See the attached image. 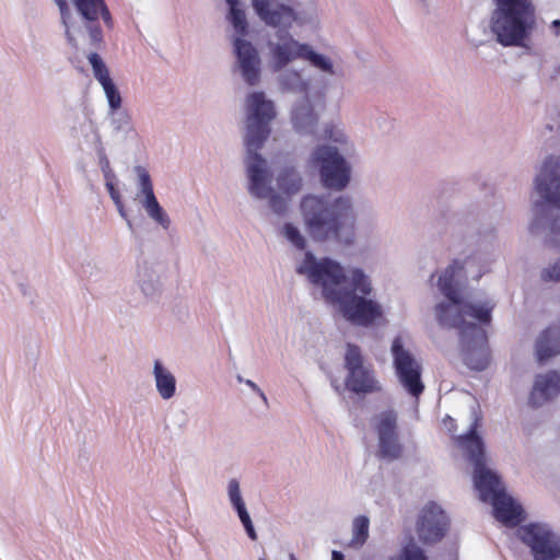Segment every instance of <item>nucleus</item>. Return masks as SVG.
Wrapping results in <instances>:
<instances>
[{
	"label": "nucleus",
	"instance_id": "nucleus-50",
	"mask_svg": "<svg viewBox=\"0 0 560 560\" xmlns=\"http://www.w3.org/2000/svg\"><path fill=\"white\" fill-rule=\"evenodd\" d=\"M331 560H345V556L341 551L334 550L331 552Z\"/></svg>",
	"mask_w": 560,
	"mask_h": 560
},
{
	"label": "nucleus",
	"instance_id": "nucleus-31",
	"mask_svg": "<svg viewBox=\"0 0 560 560\" xmlns=\"http://www.w3.org/2000/svg\"><path fill=\"white\" fill-rule=\"evenodd\" d=\"M59 9L60 22L65 27V36L67 43L74 49L78 48L75 32H81V27H77L72 22V13L67 0H52Z\"/></svg>",
	"mask_w": 560,
	"mask_h": 560
},
{
	"label": "nucleus",
	"instance_id": "nucleus-39",
	"mask_svg": "<svg viewBox=\"0 0 560 560\" xmlns=\"http://www.w3.org/2000/svg\"><path fill=\"white\" fill-rule=\"evenodd\" d=\"M324 139L339 144L347 143L346 133L332 124H327L325 126Z\"/></svg>",
	"mask_w": 560,
	"mask_h": 560
},
{
	"label": "nucleus",
	"instance_id": "nucleus-57",
	"mask_svg": "<svg viewBox=\"0 0 560 560\" xmlns=\"http://www.w3.org/2000/svg\"><path fill=\"white\" fill-rule=\"evenodd\" d=\"M259 560H265L264 558H260Z\"/></svg>",
	"mask_w": 560,
	"mask_h": 560
},
{
	"label": "nucleus",
	"instance_id": "nucleus-29",
	"mask_svg": "<svg viewBox=\"0 0 560 560\" xmlns=\"http://www.w3.org/2000/svg\"><path fill=\"white\" fill-rule=\"evenodd\" d=\"M278 188L288 196L298 194L303 186V178L293 165L283 166L277 176Z\"/></svg>",
	"mask_w": 560,
	"mask_h": 560
},
{
	"label": "nucleus",
	"instance_id": "nucleus-30",
	"mask_svg": "<svg viewBox=\"0 0 560 560\" xmlns=\"http://www.w3.org/2000/svg\"><path fill=\"white\" fill-rule=\"evenodd\" d=\"M301 59L306 60L310 65L323 73L335 75L336 70L331 59L320 52H317L308 44L300 46Z\"/></svg>",
	"mask_w": 560,
	"mask_h": 560
},
{
	"label": "nucleus",
	"instance_id": "nucleus-9",
	"mask_svg": "<svg viewBox=\"0 0 560 560\" xmlns=\"http://www.w3.org/2000/svg\"><path fill=\"white\" fill-rule=\"evenodd\" d=\"M395 374L404 389L418 398L424 390L422 366L415 355L405 348L401 336H396L390 346Z\"/></svg>",
	"mask_w": 560,
	"mask_h": 560
},
{
	"label": "nucleus",
	"instance_id": "nucleus-37",
	"mask_svg": "<svg viewBox=\"0 0 560 560\" xmlns=\"http://www.w3.org/2000/svg\"><path fill=\"white\" fill-rule=\"evenodd\" d=\"M370 520L365 515H360L353 521L352 542L362 546L369 537Z\"/></svg>",
	"mask_w": 560,
	"mask_h": 560
},
{
	"label": "nucleus",
	"instance_id": "nucleus-5",
	"mask_svg": "<svg viewBox=\"0 0 560 560\" xmlns=\"http://www.w3.org/2000/svg\"><path fill=\"white\" fill-rule=\"evenodd\" d=\"M489 30L502 47H525L536 28L532 0H491Z\"/></svg>",
	"mask_w": 560,
	"mask_h": 560
},
{
	"label": "nucleus",
	"instance_id": "nucleus-13",
	"mask_svg": "<svg viewBox=\"0 0 560 560\" xmlns=\"http://www.w3.org/2000/svg\"><path fill=\"white\" fill-rule=\"evenodd\" d=\"M78 13L84 21L89 33L90 44L95 49H100L104 44L103 31L98 24L101 16L108 28L114 26V21L109 9L104 0H71Z\"/></svg>",
	"mask_w": 560,
	"mask_h": 560
},
{
	"label": "nucleus",
	"instance_id": "nucleus-3",
	"mask_svg": "<svg viewBox=\"0 0 560 560\" xmlns=\"http://www.w3.org/2000/svg\"><path fill=\"white\" fill-rule=\"evenodd\" d=\"M300 214L303 229L314 243L353 244L357 213L349 196L306 195L300 201Z\"/></svg>",
	"mask_w": 560,
	"mask_h": 560
},
{
	"label": "nucleus",
	"instance_id": "nucleus-48",
	"mask_svg": "<svg viewBox=\"0 0 560 560\" xmlns=\"http://www.w3.org/2000/svg\"><path fill=\"white\" fill-rule=\"evenodd\" d=\"M551 28L555 32L556 36L560 34V20H553L551 22Z\"/></svg>",
	"mask_w": 560,
	"mask_h": 560
},
{
	"label": "nucleus",
	"instance_id": "nucleus-56",
	"mask_svg": "<svg viewBox=\"0 0 560 560\" xmlns=\"http://www.w3.org/2000/svg\"><path fill=\"white\" fill-rule=\"evenodd\" d=\"M289 560H298V558L295 557L294 553H290L289 555Z\"/></svg>",
	"mask_w": 560,
	"mask_h": 560
},
{
	"label": "nucleus",
	"instance_id": "nucleus-25",
	"mask_svg": "<svg viewBox=\"0 0 560 560\" xmlns=\"http://www.w3.org/2000/svg\"><path fill=\"white\" fill-rule=\"evenodd\" d=\"M287 35L288 39L283 43H269L273 71H281L294 59H301L300 46L305 45V43H300L289 34Z\"/></svg>",
	"mask_w": 560,
	"mask_h": 560
},
{
	"label": "nucleus",
	"instance_id": "nucleus-44",
	"mask_svg": "<svg viewBox=\"0 0 560 560\" xmlns=\"http://www.w3.org/2000/svg\"><path fill=\"white\" fill-rule=\"evenodd\" d=\"M105 186H106V189H107L113 202H117V201L121 200V196H120L119 190L116 188L115 180L105 182Z\"/></svg>",
	"mask_w": 560,
	"mask_h": 560
},
{
	"label": "nucleus",
	"instance_id": "nucleus-16",
	"mask_svg": "<svg viewBox=\"0 0 560 560\" xmlns=\"http://www.w3.org/2000/svg\"><path fill=\"white\" fill-rule=\"evenodd\" d=\"M450 527V518L435 502L428 503L417 523V533L423 544H435L443 539Z\"/></svg>",
	"mask_w": 560,
	"mask_h": 560
},
{
	"label": "nucleus",
	"instance_id": "nucleus-1",
	"mask_svg": "<svg viewBox=\"0 0 560 560\" xmlns=\"http://www.w3.org/2000/svg\"><path fill=\"white\" fill-rule=\"evenodd\" d=\"M470 258H455L440 275L438 288L447 302L435 305V316L440 326L458 329L464 363L469 369L481 372L490 363L488 335L482 326L491 324L495 304L491 301L472 303L462 296L455 276L466 267Z\"/></svg>",
	"mask_w": 560,
	"mask_h": 560
},
{
	"label": "nucleus",
	"instance_id": "nucleus-17",
	"mask_svg": "<svg viewBox=\"0 0 560 560\" xmlns=\"http://www.w3.org/2000/svg\"><path fill=\"white\" fill-rule=\"evenodd\" d=\"M235 65L244 82L249 86L258 84L261 74V59L256 46L244 37H234Z\"/></svg>",
	"mask_w": 560,
	"mask_h": 560
},
{
	"label": "nucleus",
	"instance_id": "nucleus-53",
	"mask_svg": "<svg viewBox=\"0 0 560 560\" xmlns=\"http://www.w3.org/2000/svg\"><path fill=\"white\" fill-rule=\"evenodd\" d=\"M256 394L260 397V399H262V401L265 404H267V401H268L267 396L265 395V393L261 389H259Z\"/></svg>",
	"mask_w": 560,
	"mask_h": 560
},
{
	"label": "nucleus",
	"instance_id": "nucleus-47",
	"mask_svg": "<svg viewBox=\"0 0 560 560\" xmlns=\"http://www.w3.org/2000/svg\"><path fill=\"white\" fill-rule=\"evenodd\" d=\"M444 423H445V425L448 427L450 431H452V430H454L456 428L455 420L452 417H450V416H446L444 418Z\"/></svg>",
	"mask_w": 560,
	"mask_h": 560
},
{
	"label": "nucleus",
	"instance_id": "nucleus-51",
	"mask_svg": "<svg viewBox=\"0 0 560 560\" xmlns=\"http://www.w3.org/2000/svg\"><path fill=\"white\" fill-rule=\"evenodd\" d=\"M225 3L228 4V7H235L237 4H241V1L240 0H224Z\"/></svg>",
	"mask_w": 560,
	"mask_h": 560
},
{
	"label": "nucleus",
	"instance_id": "nucleus-12",
	"mask_svg": "<svg viewBox=\"0 0 560 560\" xmlns=\"http://www.w3.org/2000/svg\"><path fill=\"white\" fill-rule=\"evenodd\" d=\"M398 417L395 410L389 409L377 416L374 427L378 440L377 457L387 462H394L401 457L404 446L398 435Z\"/></svg>",
	"mask_w": 560,
	"mask_h": 560
},
{
	"label": "nucleus",
	"instance_id": "nucleus-34",
	"mask_svg": "<svg viewBox=\"0 0 560 560\" xmlns=\"http://www.w3.org/2000/svg\"><path fill=\"white\" fill-rule=\"evenodd\" d=\"M105 93L108 110H118L121 108L122 98L120 92L113 81V79H108L102 83H100Z\"/></svg>",
	"mask_w": 560,
	"mask_h": 560
},
{
	"label": "nucleus",
	"instance_id": "nucleus-6",
	"mask_svg": "<svg viewBox=\"0 0 560 560\" xmlns=\"http://www.w3.org/2000/svg\"><path fill=\"white\" fill-rule=\"evenodd\" d=\"M481 425L479 407L471 410V423L466 433L456 436V444L462 450L466 460L474 466V485L482 502H489L497 493L505 490L501 477L487 467L486 443L478 432Z\"/></svg>",
	"mask_w": 560,
	"mask_h": 560
},
{
	"label": "nucleus",
	"instance_id": "nucleus-7",
	"mask_svg": "<svg viewBox=\"0 0 560 560\" xmlns=\"http://www.w3.org/2000/svg\"><path fill=\"white\" fill-rule=\"evenodd\" d=\"M295 271L320 287L324 299L330 303L339 295V288L347 280V273L337 260L330 257L318 259L311 250L305 252Z\"/></svg>",
	"mask_w": 560,
	"mask_h": 560
},
{
	"label": "nucleus",
	"instance_id": "nucleus-54",
	"mask_svg": "<svg viewBox=\"0 0 560 560\" xmlns=\"http://www.w3.org/2000/svg\"><path fill=\"white\" fill-rule=\"evenodd\" d=\"M125 221H126V223H127L128 229H129L131 232H133V230H135V228H133V223H132V221L129 219V217H127V220H125Z\"/></svg>",
	"mask_w": 560,
	"mask_h": 560
},
{
	"label": "nucleus",
	"instance_id": "nucleus-2",
	"mask_svg": "<svg viewBox=\"0 0 560 560\" xmlns=\"http://www.w3.org/2000/svg\"><path fill=\"white\" fill-rule=\"evenodd\" d=\"M276 107L261 91L252 92L246 97V119L244 160L248 178V192L257 199H269V207L277 215L288 211V201L275 192L267 160L259 153L271 133V121L276 118Z\"/></svg>",
	"mask_w": 560,
	"mask_h": 560
},
{
	"label": "nucleus",
	"instance_id": "nucleus-26",
	"mask_svg": "<svg viewBox=\"0 0 560 560\" xmlns=\"http://www.w3.org/2000/svg\"><path fill=\"white\" fill-rule=\"evenodd\" d=\"M373 291L371 278L361 268H352L347 273V280L339 288L338 296L371 295Z\"/></svg>",
	"mask_w": 560,
	"mask_h": 560
},
{
	"label": "nucleus",
	"instance_id": "nucleus-36",
	"mask_svg": "<svg viewBox=\"0 0 560 560\" xmlns=\"http://www.w3.org/2000/svg\"><path fill=\"white\" fill-rule=\"evenodd\" d=\"M88 60L92 67L94 78L98 81V83L112 79L104 60L96 51L90 52L88 55Z\"/></svg>",
	"mask_w": 560,
	"mask_h": 560
},
{
	"label": "nucleus",
	"instance_id": "nucleus-49",
	"mask_svg": "<svg viewBox=\"0 0 560 560\" xmlns=\"http://www.w3.org/2000/svg\"><path fill=\"white\" fill-rule=\"evenodd\" d=\"M245 384L255 393H257L260 389V387L252 380H246Z\"/></svg>",
	"mask_w": 560,
	"mask_h": 560
},
{
	"label": "nucleus",
	"instance_id": "nucleus-28",
	"mask_svg": "<svg viewBox=\"0 0 560 560\" xmlns=\"http://www.w3.org/2000/svg\"><path fill=\"white\" fill-rule=\"evenodd\" d=\"M153 376L159 395L168 400L176 394V378L173 373L166 369L160 360L153 364Z\"/></svg>",
	"mask_w": 560,
	"mask_h": 560
},
{
	"label": "nucleus",
	"instance_id": "nucleus-22",
	"mask_svg": "<svg viewBox=\"0 0 560 560\" xmlns=\"http://www.w3.org/2000/svg\"><path fill=\"white\" fill-rule=\"evenodd\" d=\"M161 265L143 260L138 264L137 283L142 294L150 301H158L162 294L160 279Z\"/></svg>",
	"mask_w": 560,
	"mask_h": 560
},
{
	"label": "nucleus",
	"instance_id": "nucleus-27",
	"mask_svg": "<svg viewBox=\"0 0 560 560\" xmlns=\"http://www.w3.org/2000/svg\"><path fill=\"white\" fill-rule=\"evenodd\" d=\"M277 80L281 92L308 96L310 82L302 77L301 72L285 69L279 73Z\"/></svg>",
	"mask_w": 560,
	"mask_h": 560
},
{
	"label": "nucleus",
	"instance_id": "nucleus-52",
	"mask_svg": "<svg viewBox=\"0 0 560 560\" xmlns=\"http://www.w3.org/2000/svg\"><path fill=\"white\" fill-rule=\"evenodd\" d=\"M180 418H182V421L179 423V427L184 428L187 424V417H186V415L184 412H180Z\"/></svg>",
	"mask_w": 560,
	"mask_h": 560
},
{
	"label": "nucleus",
	"instance_id": "nucleus-4",
	"mask_svg": "<svg viewBox=\"0 0 560 560\" xmlns=\"http://www.w3.org/2000/svg\"><path fill=\"white\" fill-rule=\"evenodd\" d=\"M540 200L533 205L530 233H546V243L560 249V155L545 159L535 179Z\"/></svg>",
	"mask_w": 560,
	"mask_h": 560
},
{
	"label": "nucleus",
	"instance_id": "nucleus-42",
	"mask_svg": "<svg viewBox=\"0 0 560 560\" xmlns=\"http://www.w3.org/2000/svg\"><path fill=\"white\" fill-rule=\"evenodd\" d=\"M228 497L231 505L244 501L241 493L240 482L234 478L229 480Z\"/></svg>",
	"mask_w": 560,
	"mask_h": 560
},
{
	"label": "nucleus",
	"instance_id": "nucleus-45",
	"mask_svg": "<svg viewBox=\"0 0 560 560\" xmlns=\"http://www.w3.org/2000/svg\"><path fill=\"white\" fill-rule=\"evenodd\" d=\"M114 205L116 206V209L119 213V215L124 219V220H127V217H128V213L125 209V205L122 202V200H119L117 202H114Z\"/></svg>",
	"mask_w": 560,
	"mask_h": 560
},
{
	"label": "nucleus",
	"instance_id": "nucleus-24",
	"mask_svg": "<svg viewBox=\"0 0 560 560\" xmlns=\"http://www.w3.org/2000/svg\"><path fill=\"white\" fill-rule=\"evenodd\" d=\"M535 351L537 361L540 363L560 354V317L537 337Z\"/></svg>",
	"mask_w": 560,
	"mask_h": 560
},
{
	"label": "nucleus",
	"instance_id": "nucleus-14",
	"mask_svg": "<svg viewBox=\"0 0 560 560\" xmlns=\"http://www.w3.org/2000/svg\"><path fill=\"white\" fill-rule=\"evenodd\" d=\"M370 295H341L331 303L338 304L342 316L351 324L369 327L382 316L381 305Z\"/></svg>",
	"mask_w": 560,
	"mask_h": 560
},
{
	"label": "nucleus",
	"instance_id": "nucleus-23",
	"mask_svg": "<svg viewBox=\"0 0 560 560\" xmlns=\"http://www.w3.org/2000/svg\"><path fill=\"white\" fill-rule=\"evenodd\" d=\"M291 122L293 129L302 136H313L315 133L318 115L308 98L304 96L302 100L295 102L291 110Z\"/></svg>",
	"mask_w": 560,
	"mask_h": 560
},
{
	"label": "nucleus",
	"instance_id": "nucleus-11",
	"mask_svg": "<svg viewBox=\"0 0 560 560\" xmlns=\"http://www.w3.org/2000/svg\"><path fill=\"white\" fill-rule=\"evenodd\" d=\"M363 355L359 346L347 343L345 368L348 371L345 384L354 394H371L381 390L380 383L373 372L363 364Z\"/></svg>",
	"mask_w": 560,
	"mask_h": 560
},
{
	"label": "nucleus",
	"instance_id": "nucleus-18",
	"mask_svg": "<svg viewBox=\"0 0 560 560\" xmlns=\"http://www.w3.org/2000/svg\"><path fill=\"white\" fill-rule=\"evenodd\" d=\"M133 172L137 175V196H142L141 201L147 214L162 229L167 230L171 225V219L160 205L153 189V183L149 171L142 165L133 166Z\"/></svg>",
	"mask_w": 560,
	"mask_h": 560
},
{
	"label": "nucleus",
	"instance_id": "nucleus-41",
	"mask_svg": "<svg viewBox=\"0 0 560 560\" xmlns=\"http://www.w3.org/2000/svg\"><path fill=\"white\" fill-rule=\"evenodd\" d=\"M540 279L544 282H559L560 281V257L548 267L540 271Z\"/></svg>",
	"mask_w": 560,
	"mask_h": 560
},
{
	"label": "nucleus",
	"instance_id": "nucleus-8",
	"mask_svg": "<svg viewBox=\"0 0 560 560\" xmlns=\"http://www.w3.org/2000/svg\"><path fill=\"white\" fill-rule=\"evenodd\" d=\"M307 164L318 170L324 187L337 191L343 190L351 179V166L336 147L316 145L308 156Z\"/></svg>",
	"mask_w": 560,
	"mask_h": 560
},
{
	"label": "nucleus",
	"instance_id": "nucleus-33",
	"mask_svg": "<svg viewBox=\"0 0 560 560\" xmlns=\"http://www.w3.org/2000/svg\"><path fill=\"white\" fill-rule=\"evenodd\" d=\"M228 21L233 26L236 37H245L249 33V26L246 19V13L241 4L230 7L226 15Z\"/></svg>",
	"mask_w": 560,
	"mask_h": 560
},
{
	"label": "nucleus",
	"instance_id": "nucleus-10",
	"mask_svg": "<svg viewBox=\"0 0 560 560\" xmlns=\"http://www.w3.org/2000/svg\"><path fill=\"white\" fill-rule=\"evenodd\" d=\"M520 539L530 549L534 560L560 558V536L548 524L529 523L517 530Z\"/></svg>",
	"mask_w": 560,
	"mask_h": 560
},
{
	"label": "nucleus",
	"instance_id": "nucleus-38",
	"mask_svg": "<svg viewBox=\"0 0 560 560\" xmlns=\"http://www.w3.org/2000/svg\"><path fill=\"white\" fill-rule=\"evenodd\" d=\"M97 158H98V165L101 167V171L103 173V176H104V179L105 182L107 180H116V174L114 173V171L112 170L110 167V163H109V160L105 153V150L104 148H100L97 150Z\"/></svg>",
	"mask_w": 560,
	"mask_h": 560
},
{
	"label": "nucleus",
	"instance_id": "nucleus-19",
	"mask_svg": "<svg viewBox=\"0 0 560 560\" xmlns=\"http://www.w3.org/2000/svg\"><path fill=\"white\" fill-rule=\"evenodd\" d=\"M451 234L460 238L467 247H476V243L491 242L495 237V229L491 224L478 228L476 230V214H458L451 223Z\"/></svg>",
	"mask_w": 560,
	"mask_h": 560
},
{
	"label": "nucleus",
	"instance_id": "nucleus-40",
	"mask_svg": "<svg viewBox=\"0 0 560 560\" xmlns=\"http://www.w3.org/2000/svg\"><path fill=\"white\" fill-rule=\"evenodd\" d=\"M401 557L402 560H428L424 550L413 542H409L402 548Z\"/></svg>",
	"mask_w": 560,
	"mask_h": 560
},
{
	"label": "nucleus",
	"instance_id": "nucleus-32",
	"mask_svg": "<svg viewBox=\"0 0 560 560\" xmlns=\"http://www.w3.org/2000/svg\"><path fill=\"white\" fill-rule=\"evenodd\" d=\"M110 119V127L117 135H122L125 139L136 136V130L132 125V119L127 110H108Z\"/></svg>",
	"mask_w": 560,
	"mask_h": 560
},
{
	"label": "nucleus",
	"instance_id": "nucleus-43",
	"mask_svg": "<svg viewBox=\"0 0 560 560\" xmlns=\"http://www.w3.org/2000/svg\"><path fill=\"white\" fill-rule=\"evenodd\" d=\"M247 536L249 537V539L252 540H256L257 539V533L255 530V527H254V524H253V521H252V517L248 513V511H244L242 512L241 514L237 515Z\"/></svg>",
	"mask_w": 560,
	"mask_h": 560
},
{
	"label": "nucleus",
	"instance_id": "nucleus-35",
	"mask_svg": "<svg viewBox=\"0 0 560 560\" xmlns=\"http://www.w3.org/2000/svg\"><path fill=\"white\" fill-rule=\"evenodd\" d=\"M282 234L296 249L304 250L306 248L307 242L305 236L293 223H284L282 228Z\"/></svg>",
	"mask_w": 560,
	"mask_h": 560
},
{
	"label": "nucleus",
	"instance_id": "nucleus-21",
	"mask_svg": "<svg viewBox=\"0 0 560 560\" xmlns=\"http://www.w3.org/2000/svg\"><path fill=\"white\" fill-rule=\"evenodd\" d=\"M493 508L494 517L506 526H517L524 518V510L511 495L504 490L489 501Z\"/></svg>",
	"mask_w": 560,
	"mask_h": 560
},
{
	"label": "nucleus",
	"instance_id": "nucleus-46",
	"mask_svg": "<svg viewBox=\"0 0 560 560\" xmlns=\"http://www.w3.org/2000/svg\"><path fill=\"white\" fill-rule=\"evenodd\" d=\"M231 506H232V509L235 511V513L237 515L247 510L246 504H245L244 501L238 502V503H234Z\"/></svg>",
	"mask_w": 560,
	"mask_h": 560
},
{
	"label": "nucleus",
	"instance_id": "nucleus-15",
	"mask_svg": "<svg viewBox=\"0 0 560 560\" xmlns=\"http://www.w3.org/2000/svg\"><path fill=\"white\" fill-rule=\"evenodd\" d=\"M252 7L258 19L272 28H278V37L283 39V33L298 20L295 10L285 3H273L271 0H252Z\"/></svg>",
	"mask_w": 560,
	"mask_h": 560
},
{
	"label": "nucleus",
	"instance_id": "nucleus-55",
	"mask_svg": "<svg viewBox=\"0 0 560 560\" xmlns=\"http://www.w3.org/2000/svg\"><path fill=\"white\" fill-rule=\"evenodd\" d=\"M236 380H237L238 383H244V384H245V381H246L242 375H237Z\"/></svg>",
	"mask_w": 560,
	"mask_h": 560
},
{
	"label": "nucleus",
	"instance_id": "nucleus-20",
	"mask_svg": "<svg viewBox=\"0 0 560 560\" xmlns=\"http://www.w3.org/2000/svg\"><path fill=\"white\" fill-rule=\"evenodd\" d=\"M560 394V373L550 370L544 374H537L528 396V405L539 408Z\"/></svg>",
	"mask_w": 560,
	"mask_h": 560
}]
</instances>
